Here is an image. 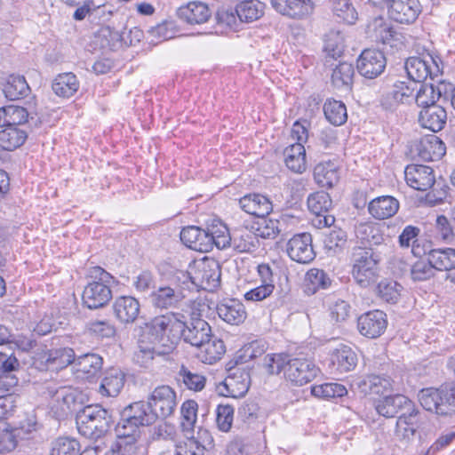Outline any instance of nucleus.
I'll return each instance as SVG.
<instances>
[{
	"instance_id": "obj_14",
	"label": "nucleus",
	"mask_w": 455,
	"mask_h": 455,
	"mask_svg": "<svg viewBox=\"0 0 455 455\" xmlns=\"http://www.w3.org/2000/svg\"><path fill=\"white\" fill-rule=\"evenodd\" d=\"M165 355L169 353L164 352L163 347L143 333L139 339L138 349L134 352L132 360L138 366L148 369L153 365L156 355Z\"/></svg>"
},
{
	"instance_id": "obj_20",
	"label": "nucleus",
	"mask_w": 455,
	"mask_h": 455,
	"mask_svg": "<svg viewBox=\"0 0 455 455\" xmlns=\"http://www.w3.org/2000/svg\"><path fill=\"white\" fill-rule=\"evenodd\" d=\"M209 5L202 1H192L181 5L178 11V17L187 24L201 25L206 23L212 17Z\"/></svg>"
},
{
	"instance_id": "obj_33",
	"label": "nucleus",
	"mask_w": 455,
	"mask_h": 455,
	"mask_svg": "<svg viewBox=\"0 0 455 455\" xmlns=\"http://www.w3.org/2000/svg\"><path fill=\"white\" fill-rule=\"evenodd\" d=\"M400 204L391 196H381L372 199L368 204V212L375 220H387L397 213Z\"/></svg>"
},
{
	"instance_id": "obj_53",
	"label": "nucleus",
	"mask_w": 455,
	"mask_h": 455,
	"mask_svg": "<svg viewBox=\"0 0 455 455\" xmlns=\"http://www.w3.org/2000/svg\"><path fill=\"white\" fill-rule=\"evenodd\" d=\"M331 10L339 21L354 24L358 19V13L349 0H331Z\"/></svg>"
},
{
	"instance_id": "obj_58",
	"label": "nucleus",
	"mask_w": 455,
	"mask_h": 455,
	"mask_svg": "<svg viewBox=\"0 0 455 455\" xmlns=\"http://www.w3.org/2000/svg\"><path fill=\"white\" fill-rule=\"evenodd\" d=\"M344 49V37L339 31L332 30L325 36L324 51L329 57L333 59L340 57Z\"/></svg>"
},
{
	"instance_id": "obj_54",
	"label": "nucleus",
	"mask_w": 455,
	"mask_h": 455,
	"mask_svg": "<svg viewBox=\"0 0 455 455\" xmlns=\"http://www.w3.org/2000/svg\"><path fill=\"white\" fill-rule=\"evenodd\" d=\"M355 69L351 63L340 62L332 71L331 83L338 88L348 89L353 82Z\"/></svg>"
},
{
	"instance_id": "obj_1",
	"label": "nucleus",
	"mask_w": 455,
	"mask_h": 455,
	"mask_svg": "<svg viewBox=\"0 0 455 455\" xmlns=\"http://www.w3.org/2000/svg\"><path fill=\"white\" fill-rule=\"evenodd\" d=\"M185 326L184 315L169 313L153 318L146 324L148 338L153 339L164 348V352L172 353L181 338Z\"/></svg>"
},
{
	"instance_id": "obj_41",
	"label": "nucleus",
	"mask_w": 455,
	"mask_h": 455,
	"mask_svg": "<svg viewBox=\"0 0 455 455\" xmlns=\"http://www.w3.org/2000/svg\"><path fill=\"white\" fill-rule=\"evenodd\" d=\"M125 376L118 369L108 370L100 386V393L106 396H116L123 388Z\"/></svg>"
},
{
	"instance_id": "obj_60",
	"label": "nucleus",
	"mask_w": 455,
	"mask_h": 455,
	"mask_svg": "<svg viewBox=\"0 0 455 455\" xmlns=\"http://www.w3.org/2000/svg\"><path fill=\"white\" fill-rule=\"evenodd\" d=\"M231 237V243L239 252L251 251L255 248V236L247 229H237Z\"/></svg>"
},
{
	"instance_id": "obj_2",
	"label": "nucleus",
	"mask_w": 455,
	"mask_h": 455,
	"mask_svg": "<svg viewBox=\"0 0 455 455\" xmlns=\"http://www.w3.org/2000/svg\"><path fill=\"white\" fill-rule=\"evenodd\" d=\"M88 275L92 281L84 289L83 303L90 309L103 307L112 299L110 284L114 277L99 266L91 267Z\"/></svg>"
},
{
	"instance_id": "obj_18",
	"label": "nucleus",
	"mask_w": 455,
	"mask_h": 455,
	"mask_svg": "<svg viewBox=\"0 0 455 455\" xmlns=\"http://www.w3.org/2000/svg\"><path fill=\"white\" fill-rule=\"evenodd\" d=\"M407 184L419 191H427L435 182L434 170L427 165L410 164L404 171Z\"/></svg>"
},
{
	"instance_id": "obj_24",
	"label": "nucleus",
	"mask_w": 455,
	"mask_h": 455,
	"mask_svg": "<svg viewBox=\"0 0 455 455\" xmlns=\"http://www.w3.org/2000/svg\"><path fill=\"white\" fill-rule=\"evenodd\" d=\"M420 426V412L413 406L412 409L402 412L398 417L395 435L401 440L409 441L415 435Z\"/></svg>"
},
{
	"instance_id": "obj_51",
	"label": "nucleus",
	"mask_w": 455,
	"mask_h": 455,
	"mask_svg": "<svg viewBox=\"0 0 455 455\" xmlns=\"http://www.w3.org/2000/svg\"><path fill=\"white\" fill-rule=\"evenodd\" d=\"M198 404L194 400L185 401L180 407V427L186 434H192L197 420Z\"/></svg>"
},
{
	"instance_id": "obj_46",
	"label": "nucleus",
	"mask_w": 455,
	"mask_h": 455,
	"mask_svg": "<svg viewBox=\"0 0 455 455\" xmlns=\"http://www.w3.org/2000/svg\"><path fill=\"white\" fill-rule=\"evenodd\" d=\"M428 259L439 271L455 269V249H434L428 252Z\"/></svg>"
},
{
	"instance_id": "obj_55",
	"label": "nucleus",
	"mask_w": 455,
	"mask_h": 455,
	"mask_svg": "<svg viewBox=\"0 0 455 455\" xmlns=\"http://www.w3.org/2000/svg\"><path fill=\"white\" fill-rule=\"evenodd\" d=\"M28 92V84L24 76H9L4 87V93L5 97L11 100H15L26 96Z\"/></svg>"
},
{
	"instance_id": "obj_17",
	"label": "nucleus",
	"mask_w": 455,
	"mask_h": 455,
	"mask_svg": "<svg viewBox=\"0 0 455 455\" xmlns=\"http://www.w3.org/2000/svg\"><path fill=\"white\" fill-rule=\"evenodd\" d=\"M49 393L52 395V409L58 417H66L76 409L78 405L76 390L68 387H60L55 391L49 388Z\"/></svg>"
},
{
	"instance_id": "obj_62",
	"label": "nucleus",
	"mask_w": 455,
	"mask_h": 455,
	"mask_svg": "<svg viewBox=\"0 0 455 455\" xmlns=\"http://www.w3.org/2000/svg\"><path fill=\"white\" fill-rule=\"evenodd\" d=\"M402 286L395 281L384 280L378 285L379 296L388 303L395 304L401 295Z\"/></svg>"
},
{
	"instance_id": "obj_59",
	"label": "nucleus",
	"mask_w": 455,
	"mask_h": 455,
	"mask_svg": "<svg viewBox=\"0 0 455 455\" xmlns=\"http://www.w3.org/2000/svg\"><path fill=\"white\" fill-rule=\"evenodd\" d=\"M80 451L79 443L69 437H60L52 443L51 455H77Z\"/></svg>"
},
{
	"instance_id": "obj_30",
	"label": "nucleus",
	"mask_w": 455,
	"mask_h": 455,
	"mask_svg": "<svg viewBox=\"0 0 455 455\" xmlns=\"http://www.w3.org/2000/svg\"><path fill=\"white\" fill-rule=\"evenodd\" d=\"M34 429L32 425H28V428L24 426L12 428L5 420H0V453L13 451L18 439L23 438Z\"/></svg>"
},
{
	"instance_id": "obj_57",
	"label": "nucleus",
	"mask_w": 455,
	"mask_h": 455,
	"mask_svg": "<svg viewBox=\"0 0 455 455\" xmlns=\"http://www.w3.org/2000/svg\"><path fill=\"white\" fill-rule=\"evenodd\" d=\"M441 97L439 89H435L433 84H421L415 96V101L419 107L423 108L430 106H438L436 101Z\"/></svg>"
},
{
	"instance_id": "obj_25",
	"label": "nucleus",
	"mask_w": 455,
	"mask_h": 455,
	"mask_svg": "<svg viewBox=\"0 0 455 455\" xmlns=\"http://www.w3.org/2000/svg\"><path fill=\"white\" fill-rule=\"evenodd\" d=\"M116 317L123 323H132L136 321L140 312V304L132 296H120L113 304Z\"/></svg>"
},
{
	"instance_id": "obj_52",
	"label": "nucleus",
	"mask_w": 455,
	"mask_h": 455,
	"mask_svg": "<svg viewBox=\"0 0 455 455\" xmlns=\"http://www.w3.org/2000/svg\"><path fill=\"white\" fill-rule=\"evenodd\" d=\"M417 86L418 84L411 80L408 82L397 81L395 83L392 91L388 94L393 100L390 105L409 102L413 99V93Z\"/></svg>"
},
{
	"instance_id": "obj_28",
	"label": "nucleus",
	"mask_w": 455,
	"mask_h": 455,
	"mask_svg": "<svg viewBox=\"0 0 455 455\" xmlns=\"http://www.w3.org/2000/svg\"><path fill=\"white\" fill-rule=\"evenodd\" d=\"M315 182L321 188H331L339 180V167L335 161H323L317 164L313 172Z\"/></svg>"
},
{
	"instance_id": "obj_5",
	"label": "nucleus",
	"mask_w": 455,
	"mask_h": 455,
	"mask_svg": "<svg viewBox=\"0 0 455 455\" xmlns=\"http://www.w3.org/2000/svg\"><path fill=\"white\" fill-rule=\"evenodd\" d=\"M140 426L123 416L115 427L118 449L128 452L129 455H142L144 446L141 444Z\"/></svg>"
},
{
	"instance_id": "obj_32",
	"label": "nucleus",
	"mask_w": 455,
	"mask_h": 455,
	"mask_svg": "<svg viewBox=\"0 0 455 455\" xmlns=\"http://www.w3.org/2000/svg\"><path fill=\"white\" fill-rule=\"evenodd\" d=\"M240 207L257 218L267 217L273 211L272 202L261 194H249L239 200Z\"/></svg>"
},
{
	"instance_id": "obj_40",
	"label": "nucleus",
	"mask_w": 455,
	"mask_h": 455,
	"mask_svg": "<svg viewBox=\"0 0 455 455\" xmlns=\"http://www.w3.org/2000/svg\"><path fill=\"white\" fill-rule=\"evenodd\" d=\"M123 416L140 427L151 425L156 419L155 414L149 409L148 403L145 404L143 402L134 403L127 406L123 411Z\"/></svg>"
},
{
	"instance_id": "obj_6",
	"label": "nucleus",
	"mask_w": 455,
	"mask_h": 455,
	"mask_svg": "<svg viewBox=\"0 0 455 455\" xmlns=\"http://www.w3.org/2000/svg\"><path fill=\"white\" fill-rule=\"evenodd\" d=\"M191 283L197 288L213 291L220 283V267L213 259H204L195 263L188 272Z\"/></svg>"
},
{
	"instance_id": "obj_37",
	"label": "nucleus",
	"mask_w": 455,
	"mask_h": 455,
	"mask_svg": "<svg viewBox=\"0 0 455 455\" xmlns=\"http://www.w3.org/2000/svg\"><path fill=\"white\" fill-rule=\"evenodd\" d=\"M355 235L363 248H371L385 241L381 228L375 223H361L356 227Z\"/></svg>"
},
{
	"instance_id": "obj_45",
	"label": "nucleus",
	"mask_w": 455,
	"mask_h": 455,
	"mask_svg": "<svg viewBox=\"0 0 455 455\" xmlns=\"http://www.w3.org/2000/svg\"><path fill=\"white\" fill-rule=\"evenodd\" d=\"M207 233L211 240V250L215 245L218 249H225L230 246L232 237L228 227L220 220H213L208 226Z\"/></svg>"
},
{
	"instance_id": "obj_50",
	"label": "nucleus",
	"mask_w": 455,
	"mask_h": 455,
	"mask_svg": "<svg viewBox=\"0 0 455 455\" xmlns=\"http://www.w3.org/2000/svg\"><path fill=\"white\" fill-rule=\"evenodd\" d=\"M323 113L326 119L333 125H341L347 119V108L339 100H327L323 105Z\"/></svg>"
},
{
	"instance_id": "obj_38",
	"label": "nucleus",
	"mask_w": 455,
	"mask_h": 455,
	"mask_svg": "<svg viewBox=\"0 0 455 455\" xmlns=\"http://www.w3.org/2000/svg\"><path fill=\"white\" fill-rule=\"evenodd\" d=\"M200 352L198 358L204 363L213 364L220 361L226 352V346L224 342L214 338L212 335L204 344L198 346Z\"/></svg>"
},
{
	"instance_id": "obj_29",
	"label": "nucleus",
	"mask_w": 455,
	"mask_h": 455,
	"mask_svg": "<svg viewBox=\"0 0 455 455\" xmlns=\"http://www.w3.org/2000/svg\"><path fill=\"white\" fill-rule=\"evenodd\" d=\"M150 298L156 307L166 309L177 307L186 298V294L180 287L163 286L154 291Z\"/></svg>"
},
{
	"instance_id": "obj_61",
	"label": "nucleus",
	"mask_w": 455,
	"mask_h": 455,
	"mask_svg": "<svg viewBox=\"0 0 455 455\" xmlns=\"http://www.w3.org/2000/svg\"><path fill=\"white\" fill-rule=\"evenodd\" d=\"M347 388L339 383H324L313 386L311 393L316 397L334 398L341 397L347 394Z\"/></svg>"
},
{
	"instance_id": "obj_21",
	"label": "nucleus",
	"mask_w": 455,
	"mask_h": 455,
	"mask_svg": "<svg viewBox=\"0 0 455 455\" xmlns=\"http://www.w3.org/2000/svg\"><path fill=\"white\" fill-rule=\"evenodd\" d=\"M413 406L414 404L408 397L399 394L387 395L375 403L377 412L386 418H392L402 411H407Z\"/></svg>"
},
{
	"instance_id": "obj_13",
	"label": "nucleus",
	"mask_w": 455,
	"mask_h": 455,
	"mask_svg": "<svg viewBox=\"0 0 455 455\" xmlns=\"http://www.w3.org/2000/svg\"><path fill=\"white\" fill-rule=\"evenodd\" d=\"M388 15L401 24L413 23L421 12L419 0H390Z\"/></svg>"
},
{
	"instance_id": "obj_42",
	"label": "nucleus",
	"mask_w": 455,
	"mask_h": 455,
	"mask_svg": "<svg viewBox=\"0 0 455 455\" xmlns=\"http://www.w3.org/2000/svg\"><path fill=\"white\" fill-rule=\"evenodd\" d=\"M52 88L57 96L70 98L78 91L79 82L73 73H63L56 76Z\"/></svg>"
},
{
	"instance_id": "obj_10",
	"label": "nucleus",
	"mask_w": 455,
	"mask_h": 455,
	"mask_svg": "<svg viewBox=\"0 0 455 455\" xmlns=\"http://www.w3.org/2000/svg\"><path fill=\"white\" fill-rule=\"evenodd\" d=\"M410 80L417 84L425 81L428 76H437L439 72L438 66L435 63L432 56H413L406 60L404 65Z\"/></svg>"
},
{
	"instance_id": "obj_4",
	"label": "nucleus",
	"mask_w": 455,
	"mask_h": 455,
	"mask_svg": "<svg viewBox=\"0 0 455 455\" xmlns=\"http://www.w3.org/2000/svg\"><path fill=\"white\" fill-rule=\"evenodd\" d=\"M78 432L91 439L103 436L109 429L111 416L100 405H88L82 409L76 418Z\"/></svg>"
},
{
	"instance_id": "obj_12",
	"label": "nucleus",
	"mask_w": 455,
	"mask_h": 455,
	"mask_svg": "<svg viewBox=\"0 0 455 455\" xmlns=\"http://www.w3.org/2000/svg\"><path fill=\"white\" fill-rule=\"evenodd\" d=\"M386 67L384 54L375 49L364 50L357 60L358 72L365 78L373 79L379 76Z\"/></svg>"
},
{
	"instance_id": "obj_43",
	"label": "nucleus",
	"mask_w": 455,
	"mask_h": 455,
	"mask_svg": "<svg viewBox=\"0 0 455 455\" xmlns=\"http://www.w3.org/2000/svg\"><path fill=\"white\" fill-rule=\"evenodd\" d=\"M27 132L17 126L7 125L0 131V148L12 151L24 144Z\"/></svg>"
},
{
	"instance_id": "obj_47",
	"label": "nucleus",
	"mask_w": 455,
	"mask_h": 455,
	"mask_svg": "<svg viewBox=\"0 0 455 455\" xmlns=\"http://www.w3.org/2000/svg\"><path fill=\"white\" fill-rule=\"evenodd\" d=\"M44 358L49 367L65 368L75 362V352L70 347H60L50 350Z\"/></svg>"
},
{
	"instance_id": "obj_8",
	"label": "nucleus",
	"mask_w": 455,
	"mask_h": 455,
	"mask_svg": "<svg viewBox=\"0 0 455 455\" xmlns=\"http://www.w3.org/2000/svg\"><path fill=\"white\" fill-rule=\"evenodd\" d=\"M318 372L319 369L312 360L306 357H290L284 376L294 385L303 386L312 381Z\"/></svg>"
},
{
	"instance_id": "obj_23",
	"label": "nucleus",
	"mask_w": 455,
	"mask_h": 455,
	"mask_svg": "<svg viewBox=\"0 0 455 455\" xmlns=\"http://www.w3.org/2000/svg\"><path fill=\"white\" fill-rule=\"evenodd\" d=\"M332 201L328 193L320 191L310 194L307 197V207L308 210L315 215L318 220V225H323L324 227L331 226L334 222L332 216L325 215L326 212L331 209Z\"/></svg>"
},
{
	"instance_id": "obj_27",
	"label": "nucleus",
	"mask_w": 455,
	"mask_h": 455,
	"mask_svg": "<svg viewBox=\"0 0 455 455\" xmlns=\"http://www.w3.org/2000/svg\"><path fill=\"white\" fill-rule=\"evenodd\" d=\"M180 240L192 250L201 252L211 251V240L207 229L195 226L184 228L180 232Z\"/></svg>"
},
{
	"instance_id": "obj_36",
	"label": "nucleus",
	"mask_w": 455,
	"mask_h": 455,
	"mask_svg": "<svg viewBox=\"0 0 455 455\" xmlns=\"http://www.w3.org/2000/svg\"><path fill=\"white\" fill-rule=\"evenodd\" d=\"M217 313L224 322L232 325H239L246 319L244 306L235 299L219 304Z\"/></svg>"
},
{
	"instance_id": "obj_56",
	"label": "nucleus",
	"mask_w": 455,
	"mask_h": 455,
	"mask_svg": "<svg viewBox=\"0 0 455 455\" xmlns=\"http://www.w3.org/2000/svg\"><path fill=\"white\" fill-rule=\"evenodd\" d=\"M254 222L252 228L255 231V235L265 238L274 239L280 232L279 221L277 220L267 219V217H259Z\"/></svg>"
},
{
	"instance_id": "obj_63",
	"label": "nucleus",
	"mask_w": 455,
	"mask_h": 455,
	"mask_svg": "<svg viewBox=\"0 0 455 455\" xmlns=\"http://www.w3.org/2000/svg\"><path fill=\"white\" fill-rule=\"evenodd\" d=\"M179 377L190 390L201 391L205 386L206 379L204 376L191 371L184 365H181L179 371Z\"/></svg>"
},
{
	"instance_id": "obj_49",
	"label": "nucleus",
	"mask_w": 455,
	"mask_h": 455,
	"mask_svg": "<svg viewBox=\"0 0 455 455\" xmlns=\"http://www.w3.org/2000/svg\"><path fill=\"white\" fill-rule=\"evenodd\" d=\"M28 112L23 107L11 104L0 108V122L4 126L22 124L28 121Z\"/></svg>"
},
{
	"instance_id": "obj_9",
	"label": "nucleus",
	"mask_w": 455,
	"mask_h": 455,
	"mask_svg": "<svg viewBox=\"0 0 455 455\" xmlns=\"http://www.w3.org/2000/svg\"><path fill=\"white\" fill-rule=\"evenodd\" d=\"M318 0H270L272 8L287 18L300 20L310 17Z\"/></svg>"
},
{
	"instance_id": "obj_64",
	"label": "nucleus",
	"mask_w": 455,
	"mask_h": 455,
	"mask_svg": "<svg viewBox=\"0 0 455 455\" xmlns=\"http://www.w3.org/2000/svg\"><path fill=\"white\" fill-rule=\"evenodd\" d=\"M234 407L229 404H219L216 408V424L222 432H228L233 425Z\"/></svg>"
},
{
	"instance_id": "obj_31",
	"label": "nucleus",
	"mask_w": 455,
	"mask_h": 455,
	"mask_svg": "<svg viewBox=\"0 0 455 455\" xmlns=\"http://www.w3.org/2000/svg\"><path fill=\"white\" fill-rule=\"evenodd\" d=\"M445 391L433 387L424 388L419 393V401L426 411L436 414H446L448 403L445 400Z\"/></svg>"
},
{
	"instance_id": "obj_22",
	"label": "nucleus",
	"mask_w": 455,
	"mask_h": 455,
	"mask_svg": "<svg viewBox=\"0 0 455 455\" xmlns=\"http://www.w3.org/2000/svg\"><path fill=\"white\" fill-rule=\"evenodd\" d=\"M212 335V328L205 320L194 319L185 322L181 338L186 343L198 347L207 341Z\"/></svg>"
},
{
	"instance_id": "obj_26",
	"label": "nucleus",
	"mask_w": 455,
	"mask_h": 455,
	"mask_svg": "<svg viewBox=\"0 0 455 455\" xmlns=\"http://www.w3.org/2000/svg\"><path fill=\"white\" fill-rule=\"evenodd\" d=\"M74 363L77 377L92 381L99 376L103 359L97 354H85L75 360Z\"/></svg>"
},
{
	"instance_id": "obj_48",
	"label": "nucleus",
	"mask_w": 455,
	"mask_h": 455,
	"mask_svg": "<svg viewBox=\"0 0 455 455\" xmlns=\"http://www.w3.org/2000/svg\"><path fill=\"white\" fill-rule=\"evenodd\" d=\"M265 4L257 0L243 1L235 8L240 21L251 22L264 14Z\"/></svg>"
},
{
	"instance_id": "obj_16",
	"label": "nucleus",
	"mask_w": 455,
	"mask_h": 455,
	"mask_svg": "<svg viewBox=\"0 0 455 455\" xmlns=\"http://www.w3.org/2000/svg\"><path fill=\"white\" fill-rule=\"evenodd\" d=\"M250 383L249 373L238 369L228 375L218 388L223 396L240 398L248 392Z\"/></svg>"
},
{
	"instance_id": "obj_34",
	"label": "nucleus",
	"mask_w": 455,
	"mask_h": 455,
	"mask_svg": "<svg viewBox=\"0 0 455 455\" xmlns=\"http://www.w3.org/2000/svg\"><path fill=\"white\" fill-rule=\"evenodd\" d=\"M446 120V111L439 105L423 108L419 114V122L420 125L434 132L441 131L444 127Z\"/></svg>"
},
{
	"instance_id": "obj_7",
	"label": "nucleus",
	"mask_w": 455,
	"mask_h": 455,
	"mask_svg": "<svg viewBox=\"0 0 455 455\" xmlns=\"http://www.w3.org/2000/svg\"><path fill=\"white\" fill-rule=\"evenodd\" d=\"M148 403L156 419H165L175 411L178 403L176 392L168 385L158 386L149 395Z\"/></svg>"
},
{
	"instance_id": "obj_35",
	"label": "nucleus",
	"mask_w": 455,
	"mask_h": 455,
	"mask_svg": "<svg viewBox=\"0 0 455 455\" xmlns=\"http://www.w3.org/2000/svg\"><path fill=\"white\" fill-rule=\"evenodd\" d=\"M357 355L348 346L340 345L331 355V363L335 371L346 373L355 369L357 364Z\"/></svg>"
},
{
	"instance_id": "obj_19",
	"label": "nucleus",
	"mask_w": 455,
	"mask_h": 455,
	"mask_svg": "<svg viewBox=\"0 0 455 455\" xmlns=\"http://www.w3.org/2000/svg\"><path fill=\"white\" fill-rule=\"evenodd\" d=\"M386 314L380 310L369 311L358 318V330L367 338L379 337L387 328Z\"/></svg>"
},
{
	"instance_id": "obj_15",
	"label": "nucleus",
	"mask_w": 455,
	"mask_h": 455,
	"mask_svg": "<svg viewBox=\"0 0 455 455\" xmlns=\"http://www.w3.org/2000/svg\"><path fill=\"white\" fill-rule=\"evenodd\" d=\"M444 143L435 135H430L416 141L411 153L424 161H437L445 155Z\"/></svg>"
},
{
	"instance_id": "obj_44",
	"label": "nucleus",
	"mask_w": 455,
	"mask_h": 455,
	"mask_svg": "<svg viewBox=\"0 0 455 455\" xmlns=\"http://www.w3.org/2000/svg\"><path fill=\"white\" fill-rule=\"evenodd\" d=\"M419 234V228L412 225L406 226L398 236L399 245L402 248L411 247V252L416 257L425 255L427 253V250L419 243L418 239Z\"/></svg>"
},
{
	"instance_id": "obj_11",
	"label": "nucleus",
	"mask_w": 455,
	"mask_h": 455,
	"mask_svg": "<svg viewBox=\"0 0 455 455\" xmlns=\"http://www.w3.org/2000/svg\"><path fill=\"white\" fill-rule=\"evenodd\" d=\"M287 252L289 257L298 263L311 262L315 257L311 235L302 233L293 235L287 243Z\"/></svg>"
},
{
	"instance_id": "obj_39",
	"label": "nucleus",
	"mask_w": 455,
	"mask_h": 455,
	"mask_svg": "<svg viewBox=\"0 0 455 455\" xmlns=\"http://www.w3.org/2000/svg\"><path fill=\"white\" fill-rule=\"evenodd\" d=\"M286 166L296 173H302L307 169L306 149L301 143H294L283 151Z\"/></svg>"
},
{
	"instance_id": "obj_3",
	"label": "nucleus",
	"mask_w": 455,
	"mask_h": 455,
	"mask_svg": "<svg viewBox=\"0 0 455 455\" xmlns=\"http://www.w3.org/2000/svg\"><path fill=\"white\" fill-rule=\"evenodd\" d=\"M379 255L372 248L356 246L352 252V275L356 283L366 288L379 277Z\"/></svg>"
}]
</instances>
